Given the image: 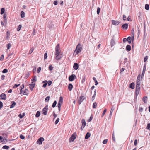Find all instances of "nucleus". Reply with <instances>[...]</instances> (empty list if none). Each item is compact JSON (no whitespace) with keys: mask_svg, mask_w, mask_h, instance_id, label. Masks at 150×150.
Here are the masks:
<instances>
[{"mask_svg":"<svg viewBox=\"0 0 150 150\" xmlns=\"http://www.w3.org/2000/svg\"><path fill=\"white\" fill-rule=\"evenodd\" d=\"M82 46L81 45L80 43H79L76 46V48L74 51L73 54L76 53L75 55L79 53L82 50Z\"/></svg>","mask_w":150,"mask_h":150,"instance_id":"1","label":"nucleus"},{"mask_svg":"<svg viewBox=\"0 0 150 150\" xmlns=\"http://www.w3.org/2000/svg\"><path fill=\"white\" fill-rule=\"evenodd\" d=\"M48 27L50 28H55L57 27V24L54 21H50L48 23Z\"/></svg>","mask_w":150,"mask_h":150,"instance_id":"2","label":"nucleus"},{"mask_svg":"<svg viewBox=\"0 0 150 150\" xmlns=\"http://www.w3.org/2000/svg\"><path fill=\"white\" fill-rule=\"evenodd\" d=\"M140 82H136V86L135 93L136 94H139L140 87Z\"/></svg>","mask_w":150,"mask_h":150,"instance_id":"3","label":"nucleus"},{"mask_svg":"<svg viewBox=\"0 0 150 150\" xmlns=\"http://www.w3.org/2000/svg\"><path fill=\"white\" fill-rule=\"evenodd\" d=\"M77 136L76 133V132L74 133L71 136L69 139V142L71 143L74 141L76 138Z\"/></svg>","mask_w":150,"mask_h":150,"instance_id":"4","label":"nucleus"},{"mask_svg":"<svg viewBox=\"0 0 150 150\" xmlns=\"http://www.w3.org/2000/svg\"><path fill=\"white\" fill-rule=\"evenodd\" d=\"M48 110V105H46L42 110V114L45 115H46L47 113V110Z\"/></svg>","mask_w":150,"mask_h":150,"instance_id":"5","label":"nucleus"},{"mask_svg":"<svg viewBox=\"0 0 150 150\" xmlns=\"http://www.w3.org/2000/svg\"><path fill=\"white\" fill-rule=\"evenodd\" d=\"M76 78V76L75 74H72L69 77L68 79L69 81H72Z\"/></svg>","mask_w":150,"mask_h":150,"instance_id":"6","label":"nucleus"},{"mask_svg":"<svg viewBox=\"0 0 150 150\" xmlns=\"http://www.w3.org/2000/svg\"><path fill=\"white\" fill-rule=\"evenodd\" d=\"M55 54H58L60 53L61 50L59 44H58L55 47Z\"/></svg>","mask_w":150,"mask_h":150,"instance_id":"7","label":"nucleus"},{"mask_svg":"<svg viewBox=\"0 0 150 150\" xmlns=\"http://www.w3.org/2000/svg\"><path fill=\"white\" fill-rule=\"evenodd\" d=\"M86 98L84 97V96L81 95V96L80 97L79 99L78 100V103L80 105V104L81 102H83L84 99Z\"/></svg>","mask_w":150,"mask_h":150,"instance_id":"8","label":"nucleus"},{"mask_svg":"<svg viewBox=\"0 0 150 150\" xmlns=\"http://www.w3.org/2000/svg\"><path fill=\"white\" fill-rule=\"evenodd\" d=\"M63 103V98L62 97L60 96L59 97V101L58 102L57 104L58 107H61V105Z\"/></svg>","mask_w":150,"mask_h":150,"instance_id":"9","label":"nucleus"},{"mask_svg":"<svg viewBox=\"0 0 150 150\" xmlns=\"http://www.w3.org/2000/svg\"><path fill=\"white\" fill-rule=\"evenodd\" d=\"M44 140V139L43 137H40L37 142V143L39 145L42 144V142Z\"/></svg>","mask_w":150,"mask_h":150,"instance_id":"10","label":"nucleus"},{"mask_svg":"<svg viewBox=\"0 0 150 150\" xmlns=\"http://www.w3.org/2000/svg\"><path fill=\"white\" fill-rule=\"evenodd\" d=\"M0 99L6 100V95L4 93H2L0 95Z\"/></svg>","mask_w":150,"mask_h":150,"instance_id":"11","label":"nucleus"},{"mask_svg":"<svg viewBox=\"0 0 150 150\" xmlns=\"http://www.w3.org/2000/svg\"><path fill=\"white\" fill-rule=\"evenodd\" d=\"M128 27V23H125L123 24L121 28L123 29L127 30V29Z\"/></svg>","mask_w":150,"mask_h":150,"instance_id":"12","label":"nucleus"},{"mask_svg":"<svg viewBox=\"0 0 150 150\" xmlns=\"http://www.w3.org/2000/svg\"><path fill=\"white\" fill-rule=\"evenodd\" d=\"M112 24L115 25L117 26L120 23V22L118 21L113 20L112 21Z\"/></svg>","mask_w":150,"mask_h":150,"instance_id":"13","label":"nucleus"},{"mask_svg":"<svg viewBox=\"0 0 150 150\" xmlns=\"http://www.w3.org/2000/svg\"><path fill=\"white\" fill-rule=\"evenodd\" d=\"M79 67L78 64L77 63H74L73 65V68L75 70H77L78 69Z\"/></svg>","mask_w":150,"mask_h":150,"instance_id":"14","label":"nucleus"},{"mask_svg":"<svg viewBox=\"0 0 150 150\" xmlns=\"http://www.w3.org/2000/svg\"><path fill=\"white\" fill-rule=\"evenodd\" d=\"M129 88H130L133 89L134 88H135V84L134 82H132L129 85Z\"/></svg>","mask_w":150,"mask_h":150,"instance_id":"15","label":"nucleus"},{"mask_svg":"<svg viewBox=\"0 0 150 150\" xmlns=\"http://www.w3.org/2000/svg\"><path fill=\"white\" fill-rule=\"evenodd\" d=\"M115 44V42L113 38H112L110 41V45L111 47L114 46Z\"/></svg>","mask_w":150,"mask_h":150,"instance_id":"16","label":"nucleus"},{"mask_svg":"<svg viewBox=\"0 0 150 150\" xmlns=\"http://www.w3.org/2000/svg\"><path fill=\"white\" fill-rule=\"evenodd\" d=\"M42 83H43V84L42 85V87L43 88H45L48 83L47 81V80H44L42 81Z\"/></svg>","mask_w":150,"mask_h":150,"instance_id":"17","label":"nucleus"},{"mask_svg":"<svg viewBox=\"0 0 150 150\" xmlns=\"http://www.w3.org/2000/svg\"><path fill=\"white\" fill-rule=\"evenodd\" d=\"M37 81V77L35 75H34L31 80V81H32L31 83H34Z\"/></svg>","mask_w":150,"mask_h":150,"instance_id":"18","label":"nucleus"},{"mask_svg":"<svg viewBox=\"0 0 150 150\" xmlns=\"http://www.w3.org/2000/svg\"><path fill=\"white\" fill-rule=\"evenodd\" d=\"M10 35V32L9 31H8L7 32L6 34V40H8L9 39V38Z\"/></svg>","mask_w":150,"mask_h":150,"instance_id":"19","label":"nucleus"},{"mask_svg":"<svg viewBox=\"0 0 150 150\" xmlns=\"http://www.w3.org/2000/svg\"><path fill=\"white\" fill-rule=\"evenodd\" d=\"M126 50L127 51L129 52L131 50V46L129 45H127L126 46Z\"/></svg>","mask_w":150,"mask_h":150,"instance_id":"20","label":"nucleus"},{"mask_svg":"<svg viewBox=\"0 0 150 150\" xmlns=\"http://www.w3.org/2000/svg\"><path fill=\"white\" fill-rule=\"evenodd\" d=\"M91 134L90 132H87L85 137V139H88L91 136Z\"/></svg>","mask_w":150,"mask_h":150,"instance_id":"21","label":"nucleus"},{"mask_svg":"<svg viewBox=\"0 0 150 150\" xmlns=\"http://www.w3.org/2000/svg\"><path fill=\"white\" fill-rule=\"evenodd\" d=\"M142 100L145 103H147V96H145L143 97L142 98Z\"/></svg>","mask_w":150,"mask_h":150,"instance_id":"22","label":"nucleus"},{"mask_svg":"<svg viewBox=\"0 0 150 150\" xmlns=\"http://www.w3.org/2000/svg\"><path fill=\"white\" fill-rule=\"evenodd\" d=\"M16 105V103L14 101L11 102V104L10 105V108H13Z\"/></svg>","mask_w":150,"mask_h":150,"instance_id":"23","label":"nucleus"},{"mask_svg":"<svg viewBox=\"0 0 150 150\" xmlns=\"http://www.w3.org/2000/svg\"><path fill=\"white\" fill-rule=\"evenodd\" d=\"M35 83H32L31 84H30V86H29V88H30L31 91H32L33 88L35 87Z\"/></svg>","mask_w":150,"mask_h":150,"instance_id":"24","label":"nucleus"},{"mask_svg":"<svg viewBox=\"0 0 150 150\" xmlns=\"http://www.w3.org/2000/svg\"><path fill=\"white\" fill-rule=\"evenodd\" d=\"M127 40H130V41H132V44H133V45H132V47H133V41H134V39H132V37H130V36H129L127 37Z\"/></svg>","mask_w":150,"mask_h":150,"instance_id":"25","label":"nucleus"},{"mask_svg":"<svg viewBox=\"0 0 150 150\" xmlns=\"http://www.w3.org/2000/svg\"><path fill=\"white\" fill-rule=\"evenodd\" d=\"M73 87V86L71 83H69L68 85V89L70 91H71L72 90Z\"/></svg>","mask_w":150,"mask_h":150,"instance_id":"26","label":"nucleus"},{"mask_svg":"<svg viewBox=\"0 0 150 150\" xmlns=\"http://www.w3.org/2000/svg\"><path fill=\"white\" fill-rule=\"evenodd\" d=\"M24 84H22L21 86H20V88H21V89L20 90V94H23L22 92H23V91L22 90V89H23L24 88Z\"/></svg>","mask_w":150,"mask_h":150,"instance_id":"27","label":"nucleus"},{"mask_svg":"<svg viewBox=\"0 0 150 150\" xmlns=\"http://www.w3.org/2000/svg\"><path fill=\"white\" fill-rule=\"evenodd\" d=\"M20 16L21 18H23L25 16V13L23 11H21L20 13Z\"/></svg>","mask_w":150,"mask_h":150,"instance_id":"28","label":"nucleus"},{"mask_svg":"<svg viewBox=\"0 0 150 150\" xmlns=\"http://www.w3.org/2000/svg\"><path fill=\"white\" fill-rule=\"evenodd\" d=\"M23 91L22 92L23 93H24L25 95H28V89H25L24 90H23Z\"/></svg>","mask_w":150,"mask_h":150,"instance_id":"29","label":"nucleus"},{"mask_svg":"<svg viewBox=\"0 0 150 150\" xmlns=\"http://www.w3.org/2000/svg\"><path fill=\"white\" fill-rule=\"evenodd\" d=\"M96 91H97V90H96V89H95L94 90V94L93 95V96H92V98H91L92 101H93L94 100V99H95V97L96 95Z\"/></svg>","mask_w":150,"mask_h":150,"instance_id":"30","label":"nucleus"},{"mask_svg":"<svg viewBox=\"0 0 150 150\" xmlns=\"http://www.w3.org/2000/svg\"><path fill=\"white\" fill-rule=\"evenodd\" d=\"M60 54H55V55L56 56L55 58L57 60H59L61 59V57L59 56Z\"/></svg>","mask_w":150,"mask_h":150,"instance_id":"31","label":"nucleus"},{"mask_svg":"<svg viewBox=\"0 0 150 150\" xmlns=\"http://www.w3.org/2000/svg\"><path fill=\"white\" fill-rule=\"evenodd\" d=\"M81 123H82V125L83 126H85L86 125V122L85 121V120L84 119H83L81 120Z\"/></svg>","mask_w":150,"mask_h":150,"instance_id":"32","label":"nucleus"},{"mask_svg":"<svg viewBox=\"0 0 150 150\" xmlns=\"http://www.w3.org/2000/svg\"><path fill=\"white\" fill-rule=\"evenodd\" d=\"M7 142V139L6 138H4V139H3L0 142H3L4 144H6Z\"/></svg>","mask_w":150,"mask_h":150,"instance_id":"33","label":"nucleus"},{"mask_svg":"<svg viewBox=\"0 0 150 150\" xmlns=\"http://www.w3.org/2000/svg\"><path fill=\"white\" fill-rule=\"evenodd\" d=\"M40 115V111H37L36 114H35V117L37 118L39 117Z\"/></svg>","mask_w":150,"mask_h":150,"instance_id":"34","label":"nucleus"},{"mask_svg":"<svg viewBox=\"0 0 150 150\" xmlns=\"http://www.w3.org/2000/svg\"><path fill=\"white\" fill-rule=\"evenodd\" d=\"M131 34H132V39H134V29L133 28L131 30Z\"/></svg>","mask_w":150,"mask_h":150,"instance_id":"35","label":"nucleus"},{"mask_svg":"<svg viewBox=\"0 0 150 150\" xmlns=\"http://www.w3.org/2000/svg\"><path fill=\"white\" fill-rule=\"evenodd\" d=\"M5 11V9L4 8H1V9L0 13L2 15L4 14Z\"/></svg>","mask_w":150,"mask_h":150,"instance_id":"36","label":"nucleus"},{"mask_svg":"<svg viewBox=\"0 0 150 150\" xmlns=\"http://www.w3.org/2000/svg\"><path fill=\"white\" fill-rule=\"evenodd\" d=\"M114 108H113V107H112L111 109V110L110 115H109V117H111V116L113 112V110H114Z\"/></svg>","mask_w":150,"mask_h":150,"instance_id":"37","label":"nucleus"},{"mask_svg":"<svg viewBox=\"0 0 150 150\" xmlns=\"http://www.w3.org/2000/svg\"><path fill=\"white\" fill-rule=\"evenodd\" d=\"M145 8L147 10H148L149 8V5L148 4H146L145 6Z\"/></svg>","mask_w":150,"mask_h":150,"instance_id":"38","label":"nucleus"},{"mask_svg":"<svg viewBox=\"0 0 150 150\" xmlns=\"http://www.w3.org/2000/svg\"><path fill=\"white\" fill-rule=\"evenodd\" d=\"M53 68L54 67L51 65H49L48 67V69L50 71H52L53 70Z\"/></svg>","mask_w":150,"mask_h":150,"instance_id":"39","label":"nucleus"},{"mask_svg":"<svg viewBox=\"0 0 150 150\" xmlns=\"http://www.w3.org/2000/svg\"><path fill=\"white\" fill-rule=\"evenodd\" d=\"M93 79L95 82V85H97L98 84V82L96 78L95 77H93Z\"/></svg>","mask_w":150,"mask_h":150,"instance_id":"40","label":"nucleus"},{"mask_svg":"<svg viewBox=\"0 0 150 150\" xmlns=\"http://www.w3.org/2000/svg\"><path fill=\"white\" fill-rule=\"evenodd\" d=\"M22 26V25L21 24H20L18 26V27L17 28V30L18 31H19L21 30Z\"/></svg>","mask_w":150,"mask_h":150,"instance_id":"41","label":"nucleus"},{"mask_svg":"<svg viewBox=\"0 0 150 150\" xmlns=\"http://www.w3.org/2000/svg\"><path fill=\"white\" fill-rule=\"evenodd\" d=\"M93 118V115L92 114H91L87 122H90L92 120Z\"/></svg>","mask_w":150,"mask_h":150,"instance_id":"42","label":"nucleus"},{"mask_svg":"<svg viewBox=\"0 0 150 150\" xmlns=\"http://www.w3.org/2000/svg\"><path fill=\"white\" fill-rule=\"evenodd\" d=\"M140 77H141L140 75V74L138 75L137 76V78L136 82H140Z\"/></svg>","mask_w":150,"mask_h":150,"instance_id":"43","label":"nucleus"},{"mask_svg":"<svg viewBox=\"0 0 150 150\" xmlns=\"http://www.w3.org/2000/svg\"><path fill=\"white\" fill-rule=\"evenodd\" d=\"M57 101L56 100H55L54 102L52 104V107L53 108H54L56 106V105L57 104Z\"/></svg>","mask_w":150,"mask_h":150,"instance_id":"44","label":"nucleus"},{"mask_svg":"<svg viewBox=\"0 0 150 150\" xmlns=\"http://www.w3.org/2000/svg\"><path fill=\"white\" fill-rule=\"evenodd\" d=\"M9 148V147L7 145H4L2 147V149H8Z\"/></svg>","mask_w":150,"mask_h":150,"instance_id":"45","label":"nucleus"},{"mask_svg":"<svg viewBox=\"0 0 150 150\" xmlns=\"http://www.w3.org/2000/svg\"><path fill=\"white\" fill-rule=\"evenodd\" d=\"M47 52L45 53L44 54V59L45 60L47 58Z\"/></svg>","mask_w":150,"mask_h":150,"instance_id":"46","label":"nucleus"},{"mask_svg":"<svg viewBox=\"0 0 150 150\" xmlns=\"http://www.w3.org/2000/svg\"><path fill=\"white\" fill-rule=\"evenodd\" d=\"M106 111H107V109L106 108L105 109L103 110V112L102 115L101 116L102 117L104 115L106 112Z\"/></svg>","mask_w":150,"mask_h":150,"instance_id":"47","label":"nucleus"},{"mask_svg":"<svg viewBox=\"0 0 150 150\" xmlns=\"http://www.w3.org/2000/svg\"><path fill=\"white\" fill-rule=\"evenodd\" d=\"M97 103L96 102H94L93 104V107L94 108H96L97 107Z\"/></svg>","mask_w":150,"mask_h":150,"instance_id":"48","label":"nucleus"},{"mask_svg":"<svg viewBox=\"0 0 150 150\" xmlns=\"http://www.w3.org/2000/svg\"><path fill=\"white\" fill-rule=\"evenodd\" d=\"M50 98V96H47L45 98V101L46 102L49 101Z\"/></svg>","mask_w":150,"mask_h":150,"instance_id":"49","label":"nucleus"},{"mask_svg":"<svg viewBox=\"0 0 150 150\" xmlns=\"http://www.w3.org/2000/svg\"><path fill=\"white\" fill-rule=\"evenodd\" d=\"M85 79H86V78H85V76H84L83 77H82V79L81 80V83L82 84H83V83H84L85 81Z\"/></svg>","mask_w":150,"mask_h":150,"instance_id":"50","label":"nucleus"},{"mask_svg":"<svg viewBox=\"0 0 150 150\" xmlns=\"http://www.w3.org/2000/svg\"><path fill=\"white\" fill-rule=\"evenodd\" d=\"M8 72V70L6 69H4L2 71L3 73H6Z\"/></svg>","mask_w":150,"mask_h":150,"instance_id":"51","label":"nucleus"},{"mask_svg":"<svg viewBox=\"0 0 150 150\" xmlns=\"http://www.w3.org/2000/svg\"><path fill=\"white\" fill-rule=\"evenodd\" d=\"M146 129L148 130H150V123L147 124Z\"/></svg>","mask_w":150,"mask_h":150,"instance_id":"52","label":"nucleus"},{"mask_svg":"<svg viewBox=\"0 0 150 150\" xmlns=\"http://www.w3.org/2000/svg\"><path fill=\"white\" fill-rule=\"evenodd\" d=\"M20 84H15L14 85V86H13V88H17V87H18L19 86H20Z\"/></svg>","mask_w":150,"mask_h":150,"instance_id":"53","label":"nucleus"},{"mask_svg":"<svg viewBox=\"0 0 150 150\" xmlns=\"http://www.w3.org/2000/svg\"><path fill=\"white\" fill-rule=\"evenodd\" d=\"M145 71H145L143 70L142 73L141 74V79H142L143 77Z\"/></svg>","mask_w":150,"mask_h":150,"instance_id":"54","label":"nucleus"},{"mask_svg":"<svg viewBox=\"0 0 150 150\" xmlns=\"http://www.w3.org/2000/svg\"><path fill=\"white\" fill-rule=\"evenodd\" d=\"M47 82H48V83H47L48 85L49 86H50L52 84V81L50 80H49L48 81H47Z\"/></svg>","mask_w":150,"mask_h":150,"instance_id":"55","label":"nucleus"},{"mask_svg":"<svg viewBox=\"0 0 150 150\" xmlns=\"http://www.w3.org/2000/svg\"><path fill=\"white\" fill-rule=\"evenodd\" d=\"M146 63H145L144 64V65L143 68V71H146Z\"/></svg>","mask_w":150,"mask_h":150,"instance_id":"56","label":"nucleus"},{"mask_svg":"<svg viewBox=\"0 0 150 150\" xmlns=\"http://www.w3.org/2000/svg\"><path fill=\"white\" fill-rule=\"evenodd\" d=\"M20 138L22 139H24L25 138V137L24 136L21 134L20 136Z\"/></svg>","mask_w":150,"mask_h":150,"instance_id":"57","label":"nucleus"},{"mask_svg":"<svg viewBox=\"0 0 150 150\" xmlns=\"http://www.w3.org/2000/svg\"><path fill=\"white\" fill-rule=\"evenodd\" d=\"M108 140L107 139H105L103 141V142H102L103 143V144H106Z\"/></svg>","mask_w":150,"mask_h":150,"instance_id":"58","label":"nucleus"},{"mask_svg":"<svg viewBox=\"0 0 150 150\" xmlns=\"http://www.w3.org/2000/svg\"><path fill=\"white\" fill-rule=\"evenodd\" d=\"M100 11V7H98L97 8V13L98 14H99Z\"/></svg>","mask_w":150,"mask_h":150,"instance_id":"59","label":"nucleus"},{"mask_svg":"<svg viewBox=\"0 0 150 150\" xmlns=\"http://www.w3.org/2000/svg\"><path fill=\"white\" fill-rule=\"evenodd\" d=\"M11 46V44L10 43H8L6 45L7 49H9Z\"/></svg>","mask_w":150,"mask_h":150,"instance_id":"60","label":"nucleus"},{"mask_svg":"<svg viewBox=\"0 0 150 150\" xmlns=\"http://www.w3.org/2000/svg\"><path fill=\"white\" fill-rule=\"evenodd\" d=\"M4 59V55L3 54L0 57V60L2 61Z\"/></svg>","mask_w":150,"mask_h":150,"instance_id":"61","label":"nucleus"},{"mask_svg":"<svg viewBox=\"0 0 150 150\" xmlns=\"http://www.w3.org/2000/svg\"><path fill=\"white\" fill-rule=\"evenodd\" d=\"M30 75L29 73L28 72L25 75V77L26 79L28 78Z\"/></svg>","mask_w":150,"mask_h":150,"instance_id":"62","label":"nucleus"},{"mask_svg":"<svg viewBox=\"0 0 150 150\" xmlns=\"http://www.w3.org/2000/svg\"><path fill=\"white\" fill-rule=\"evenodd\" d=\"M59 118H57L55 122V125H57V124H58V122H59Z\"/></svg>","mask_w":150,"mask_h":150,"instance_id":"63","label":"nucleus"},{"mask_svg":"<svg viewBox=\"0 0 150 150\" xmlns=\"http://www.w3.org/2000/svg\"><path fill=\"white\" fill-rule=\"evenodd\" d=\"M41 69V67H39L37 69V72L38 73H39L40 72Z\"/></svg>","mask_w":150,"mask_h":150,"instance_id":"64","label":"nucleus"}]
</instances>
